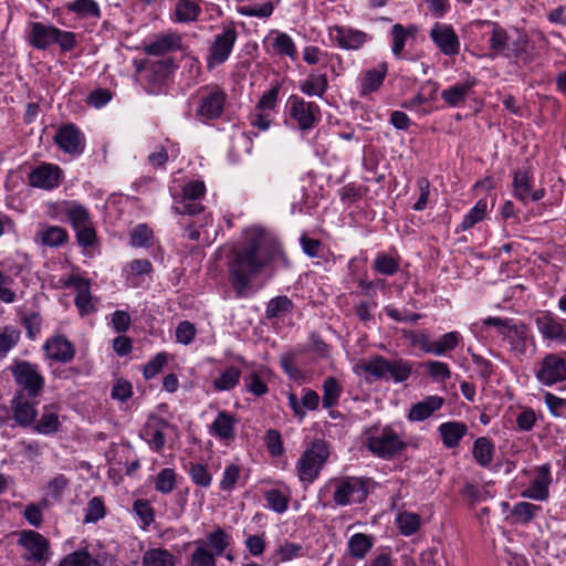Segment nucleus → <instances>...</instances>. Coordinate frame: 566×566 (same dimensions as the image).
<instances>
[{"label": "nucleus", "mask_w": 566, "mask_h": 566, "mask_svg": "<svg viewBox=\"0 0 566 566\" xmlns=\"http://www.w3.org/2000/svg\"><path fill=\"white\" fill-rule=\"evenodd\" d=\"M277 260L287 265L279 240L264 229H247L243 241L232 249V256L228 263L229 281L235 296H248L252 279Z\"/></svg>", "instance_id": "1"}, {"label": "nucleus", "mask_w": 566, "mask_h": 566, "mask_svg": "<svg viewBox=\"0 0 566 566\" xmlns=\"http://www.w3.org/2000/svg\"><path fill=\"white\" fill-rule=\"evenodd\" d=\"M471 25L475 28H482L483 25L492 27L491 36L489 40L490 44V56H503L506 59L514 57L516 61L524 63L530 61V54L527 52L528 36L526 34H520L514 41L507 31L502 28L499 23L489 20H474Z\"/></svg>", "instance_id": "2"}, {"label": "nucleus", "mask_w": 566, "mask_h": 566, "mask_svg": "<svg viewBox=\"0 0 566 566\" xmlns=\"http://www.w3.org/2000/svg\"><path fill=\"white\" fill-rule=\"evenodd\" d=\"M12 535L17 538L20 558L24 563L22 566H46L51 560V542L43 534L34 530H21L13 532Z\"/></svg>", "instance_id": "3"}, {"label": "nucleus", "mask_w": 566, "mask_h": 566, "mask_svg": "<svg viewBox=\"0 0 566 566\" xmlns=\"http://www.w3.org/2000/svg\"><path fill=\"white\" fill-rule=\"evenodd\" d=\"M227 98L224 90L217 84L200 86L191 97L196 118L201 123L221 118Z\"/></svg>", "instance_id": "4"}, {"label": "nucleus", "mask_w": 566, "mask_h": 566, "mask_svg": "<svg viewBox=\"0 0 566 566\" xmlns=\"http://www.w3.org/2000/svg\"><path fill=\"white\" fill-rule=\"evenodd\" d=\"M329 455V446L323 439H315L306 448L295 464L297 478L304 486H308L319 476Z\"/></svg>", "instance_id": "5"}, {"label": "nucleus", "mask_w": 566, "mask_h": 566, "mask_svg": "<svg viewBox=\"0 0 566 566\" xmlns=\"http://www.w3.org/2000/svg\"><path fill=\"white\" fill-rule=\"evenodd\" d=\"M370 480L364 476L331 479L325 485L334 488L333 501L337 506L363 503L369 494Z\"/></svg>", "instance_id": "6"}, {"label": "nucleus", "mask_w": 566, "mask_h": 566, "mask_svg": "<svg viewBox=\"0 0 566 566\" xmlns=\"http://www.w3.org/2000/svg\"><path fill=\"white\" fill-rule=\"evenodd\" d=\"M29 43L38 49L45 50L55 43L62 51H72L76 46V35L71 31L61 30L54 25L32 22L28 35Z\"/></svg>", "instance_id": "7"}, {"label": "nucleus", "mask_w": 566, "mask_h": 566, "mask_svg": "<svg viewBox=\"0 0 566 566\" xmlns=\"http://www.w3.org/2000/svg\"><path fill=\"white\" fill-rule=\"evenodd\" d=\"M9 370L19 387L15 391H23L31 397H39L43 391L45 379L39 366L28 360H14Z\"/></svg>", "instance_id": "8"}, {"label": "nucleus", "mask_w": 566, "mask_h": 566, "mask_svg": "<svg viewBox=\"0 0 566 566\" xmlns=\"http://www.w3.org/2000/svg\"><path fill=\"white\" fill-rule=\"evenodd\" d=\"M366 447L376 457L391 459L406 448V443L395 430L385 427L381 431L367 437Z\"/></svg>", "instance_id": "9"}, {"label": "nucleus", "mask_w": 566, "mask_h": 566, "mask_svg": "<svg viewBox=\"0 0 566 566\" xmlns=\"http://www.w3.org/2000/svg\"><path fill=\"white\" fill-rule=\"evenodd\" d=\"M286 107L290 117L302 130L313 129L321 120V108L315 102H307L297 95H292L287 99Z\"/></svg>", "instance_id": "10"}, {"label": "nucleus", "mask_w": 566, "mask_h": 566, "mask_svg": "<svg viewBox=\"0 0 566 566\" xmlns=\"http://www.w3.org/2000/svg\"><path fill=\"white\" fill-rule=\"evenodd\" d=\"M536 380L552 387L566 380V360L558 354H547L534 371Z\"/></svg>", "instance_id": "11"}, {"label": "nucleus", "mask_w": 566, "mask_h": 566, "mask_svg": "<svg viewBox=\"0 0 566 566\" xmlns=\"http://www.w3.org/2000/svg\"><path fill=\"white\" fill-rule=\"evenodd\" d=\"M174 69L175 64L171 59L156 61L144 66L140 71L146 92L158 94Z\"/></svg>", "instance_id": "12"}, {"label": "nucleus", "mask_w": 566, "mask_h": 566, "mask_svg": "<svg viewBox=\"0 0 566 566\" xmlns=\"http://www.w3.org/2000/svg\"><path fill=\"white\" fill-rule=\"evenodd\" d=\"M36 398L28 396L23 391L14 392L10 401V409L14 421L20 427L29 428L34 424L38 417Z\"/></svg>", "instance_id": "13"}, {"label": "nucleus", "mask_w": 566, "mask_h": 566, "mask_svg": "<svg viewBox=\"0 0 566 566\" xmlns=\"http://www.w3.org/2000/svg\"><path fill=\"white\" fill-rule=\"evenodd\" d=\"M62 178L63 171L57 165L42 163L30 171L28 182L33 188L53 190L60 186Z\"/></svg>", "instance_id": "14"}, {"label": "nucleus", "mask_w": 566, "mask_h": 566, "mask_svg": "<svg viewBox=\"0 0 566 566\" xmlns=\"http://www.w3.org/2000/svg\"><path fill=\"white\" fill-rule=\"evenodd\" d=\"M54 143L71 156H80L85 149L84 134L74 124L61 126L54 136Z\"/></svg>", "instance_id": "15"}, {"label": "nucleus", "mask_w": 566, "mask_h": 566, "mask_svg": "<svg viewBox=\"0 0 566 566\" xmlns=\"http://www.w3.org/2000/svg\"><path fill=\"white\" fill-rule=\"evenodd\" d=\"M429 35L442 54L454 56L460 53V39L452 25L437 22L431 28Z\"/></svg>", "instance_id": "16"}, {"label": "nucleus", "mask_w": 566, "mask_h": 566, "mask_svg": "<svg viewBox=\"0 0 566 566\" xmlns=\"http://www.w3.org/2000/svg\"><path fill=\"white\" fill-rule=\"evenodd\" d=\"M551 483V464H542L535 469V476L533 481L527 489L522 491L521 496L533 501H547L549 497Z\"/></svg>", "instance_id": "17"}, {"label": "nucleus", "mask_w": 566, "mask_h": 566, "mask_svg": "<svg viewBox=\"0 0 566 566\" xmlns=\"http://www.w3.org/2000/svg\"><path fill=\"white\" fill-rule=\"evenodd\" d=\"M237 36V31L233 28H226L222 33L216 35L209 51V67L227 61L234 46Z\"/></svg>", "instance_id": "18"}, {"label": "nucleus", "mask_w": 566, "mask_h": 566, "mask_svg": "<svg viewBox=\"0 0 566 566\" xmlns=\"http://www.w3.org/2000/svg\"><path fill=\"white\" fill-rule=\"evenodd\" d=\"M331 38L344 50H359L371 36L360 30L346 25H336L329 31Z\"/></svg>", "instance_id": "19"}, {"label": "nucleus", "mask_w": 566, "mask_h": 566, "mask_svg": "<svg viewBox=\"0 0 566 566\" xmlns=\"http://www.w3.org/2000/svg\"><path fill=\"white\" fill-rule=\"evenodd\" d=\"M535 324L545 340L559 344L566 343V324L564 319L547 312L537 316Z\"/></svg>", "instance_id": "20"}, {"label": "nucleus", "mask_w": 566, "mask_h": 566, "mask_svg": "<svg viewBox=\"0 0 566 566\" xmlns=\"http://www.w3.org/2000/svg\"><path fill=\"white\" fill-rule=\"evenodd\" d=\"M46 358L67 364L75 356L74 345L63 335H55L48 338L43 345Z\"/></svg>", "instance_id": "21"}, {"label": "nucleus", "mask_w": 566, "mask_h": 566, "mask_svg": "<svg viewBox=\"0 0 566 566\" xmlns=\"http://www.w3.org/2000/svg\"><path fill=\"white\" fill-rule=\"evenodd\" d=\"M170 427L168 421L150 417L144 426L140 437L149 444L155 452H160L166 443L165 431Z\"/></svg>", "instance_id": "22"}, {"label": "nucleus", "mask_w": 566, "mask_h": 566, "mask_svg": "<svg viewBox=\"0 0 566 566\" xmlns=\"http://www.w3.org/2000/svg\"><path fill=\"white\" fill-rule=\"evenodd\" d=\"M388 72V64L380 62L371 69L366 70L360 77L359 96L366 97L367 95L377 92L382 85Z\"/></svg>", "instance_id": "23"}, {"label": "nucleus", "mask_w": 566, "mask_h": 566, "mask_svg": "<svg viewBox=\"0 0 566 566\" xmlns=\"http://www.w3.org/2000/svg\"><path fill=\"white\" fill-rule=\"evenodd\" d=\"M237 418L229 411H219L209 426V433L221 441H231L235 437Z\"/></svg>", "instance_id": "24"}, {"label": "nucleus", "mask_w": 566, "mask_h": 566, "mask_svg": "<svg viewBox=\"0 0 566 566\" xmlns=\"http://www.w3.org/2000/svg\"><path fill=\"white\" fill-rule=\"evenodd\" d=\"M66 285L73 286L77 291L74 303L82 316L95 312L96 308L92 303L91 286L87 280L73 275L69 279Z\"/></svg>", "instance_id": "25"}, {"label": "nucleus", "mask_w": 566, "mask_h": 566, "mask_svg": "<svg viewBox=\"0 0 566 566\" xmlns=\"http://www.w3.org/2000/svg\"><path fill=\"white\" fill-rule=\"evenodd\" d=\"M527 332V326L523 322L513 319L502 334V338L510 345L511 350L516 356L526 353Z\"/></svg>", "instance_id": "26"}, {"label": "nucleus", "mask_w": 566, "mask_h": 566, "mask_svg": "<svg viewBox=\"0 0 566 566\" xmlns=\"http://www.w3.org/2000/svg\"><path fill=\"white\" fill-rule=\"evenodd\" d=\"M181 48V38L177 33H164L157 35L153 41L145 44V52L148 55L160 56L175 52Z\"/></svg>", "instance_id": "27"}, {"label": "nucleus", "mask_w": 566, "mask_h": 566, "mask_svg": "<svg viewBox=\"0 0 566 566\" xmlns=\"http://www.w3.org/2000/svg\"><path fill=\"white\" fill-rule=\"evenodd\" d=\"M533 180V171L530 167H522L513 172L512 193L515 199L524 205L530 201Z\"/></svg>", "instance_id": "28"}, {"label": "nucleus", "mask_w": 566, "mask_h": 566, "mask_svg": "<svg viewBox=\"0 0 566 566\" xmlns=\"http://www.w3.org/2000/svg\"><path fill=\"white\" fill-rule=\"evenodd\" d=\"M476 84L475 77H468L463 83H457L441 92V98L451 107L463 105Z\"/></svg>", "instance_id": "29"}, {"label": "nucleus", "mask_w": 566, "mask_h": 566, "mask_svg": "<svg viewBox=\"0 0 566 566\" xmlns=\"http://www.w3.org/2000/svg\"><path fill=\"white\" fill-rule=\"evenodd\" d=\"M444 403V399L440 396H428L423 400L413 405L408 413L410 421H423L433 412L439 410Z\"/></svg>", "instance_id": "30"}, {"label": "nucleus", "mask_w": 566, "mask_h": 566, "mask_svg": "<svg viewBox=\"0 0 566 566\" xmlns=\"http://www.w3.org/2000/svg\"><path fill=\"white\" fill-rule=\"evenodd\" d=\"M60 427L61 422L56 407L49 405L43 407L42 415L34 424L33 430L40 434L51 436L56 433Z\"/></svg>", "instance_id": "31"}, {"label": "nucleus", "mask_w": 566, "mask_h": 566, "mask_svg": "<svg viewBox=\"0 0 566 566\" xmlns=\"http://www.w3.org/2000/svg\"><path fill=\"white\" fill-rule=\"evenodd\" d=\"M468 427L463 422L449 421L440 424L439 432L442 442L447 448H455L461 439L467 434Z\"/></svg>", "instance_id": "32"}, {"label": "nucleus", "mask_w": 566, "mask_h": 566, "mask_svg": "<svg viewBox=\"0 0 566 566\" xmlns=\"http://www.w3.org/2000/svg\"><path fill=\"white\" fill-rule=\"evenodd\" d=\"M300 90L307 96L323 97L328 90V80L326 74L310 73L307 78L300 83Z\"/></svg>", "instance_id": "33"}, {"label": "nucleus", "mask_w": 566, "mask_h": 566, "mask_svg": "<svg viewBox=\"0 0 566 566\" xmlns=\"http://www.w3.org/2000/svg\"><path fill=\"white\" fill-rule=\"evenodd\" d=\"M373 537L364 533L352 535L347 542L349 555L355 559H364L373 548Z\"/></svg>", "instance_id": "34"}, {"label": "nucleus", "mask_w": 566, "mask_h": 566, "mask_svg": "<svg viewBox=\"0 0 566 566\" xmlns=\"http://www.w3.org/2000/svg\"><path fill=\"white\" fill-rule=\"evenodd\" d=\"M232 542V537L229 533H227L223 528L220 526H217L212 532H210L207 535L206 538V546H210L211 552L217 555L221 556L226 552V549L230 546Z\"/></svg>", "instance_id": "35"}, {"label": "nucleus", "mask_w": 566, "mask_h": 566, "mask_svg": "<svg viewBox=\"0 0 566 566\" xmlns=\"http://www.w3.org/2000/svg\"><path fill=\"white\" fill-rule=\"evenodd\" d=\"M241 370L235 366H228L217 378L213 379L212 386L217 391L232 390L239 384Z\"/></svg>", "instance_id": "36"}, {"label": "nucleus", "mask_w": 566, "mask_h": 566, "mask_svg": "<svg viewBox=\"0 0 566 566\" xmlns=\"http://www.w3.org/2000/svg\"><path fill=\"white\" fill-rule=\"evenodd\" d=\"M462 337L459 332H449L442 335L438 340L431 342L428 354L443 356L447 352H451L458 347Z\"/></svg>", "instance_id": "37"}, {"label": "nucleus", "mask_w": 566, "mask_h": 566, "mask_svg": "<svg viewBox=\"0 0 566 566\" xmlns=\"http://www.w3.org/2000/svg\"><path fill=\"white\" fill-rule=\"evenodd\" d=\"M36 235L43 245L51 248L60 247L69 239L66 230L59 226H49L40 230Z\"/></svg>", "instance_id": "38"}, {"label": "nucleus", "mask_w": 566, "mask_h": 566, "mask_svg": "<svg viewBox=\"0 0 566 566\" xmlns=\"http://www.w3.org/2000/svg\"><path fill=\"white\" fill-rule=\"evenodd\" d=\"M65 216L73 229L91 224L90 212L86 207L77 202H69L65 206Z\"/></svg>", "instance_id": "39"}, {"label": "nucleus", "mask_w": 566, "mask_h": 566, "mask_svg": "<svg viewBox=\"0 0 566 566\" xmlns=\"http://www.w3.org/2000/svg\"><path fill=\"white\" fill-rule=\"evenodd\" d=\"M201 13V8L196 0H178L175 7L176 20L178 22L196 21Z\"/></svg>", "instance_id": "40"}, {"label": "nucleus", "mask_w": 566, "mask_h": 566, "mask_svg": "<svg viewBox=\"0 0 566 566\" xmlns=\"http://www.w3.org/2000/svg\"><path fill=\"white\" fill-rule=\"evenodd\" d=\"M143 566H175V556L164 548H150L144 553Z\"/></svg>", "instance_id": "41"}, {"label": "nucleus", "mask_w": 566, "mask_h": 566, "mask_svg": "<svg viewBox=\"0 0 566 566\" xmlns=\"http://www.w3.org/2000/svg\"><path fill=\"white\" fill-rule=\"evenodd\" d=\"M96 558H94L86 548L77 549L65 555L57 566H102Z\"/></svg>", "instance_id": "42"}, {"label": "nucleus", "mask_w": 566, "mask_h": 566, "mask_svg": "<svg viewBox=\"0 0 566 566\" xmlns=\"http://www.w3.org/2000/svg\"><path fill=\"white\" fill-rule=\"evenodd\" d=\"M293 302L285 295L271 298L266 304L265 316L269 319L280 318L292 312Z\"/></svg>", "instance_id": "43"}, {"label": "nucleus", "mask_w": 566, "mask_h": 566, "mask_svg": "<svg viewBox=\"0 0 566 566\" xmlns=\"http://www.w3.org/2000/svg\"><path fill=\"white\" fill-rule=\"evenodd\" d=\"M494 444L485 437H480L473 444V457L475 461L482 465L488 467L493 460Z\"/></svg>", "instance_id": "44"}, {"label": "nucleus", "mask_w": 566, "mask_h": 566, "mask_svg": "<svg viewBox=\"0 0 566 566\" xmlns=\"http://www.w3.org/2000/svg\"><path fill=\"white\" fill-rule=\"evenodd\" d=\"M65 7L81 18H101V9L95 0H75Z\"/></svg>", "instance_id": "45"}, {"label": "nucleus", "mask_w": 566, "mask_h": 566, "mask_svg": "<svg viewBox=\"0 0 566 566\" xmlns=\"http://www.w3.org/2000/svg\"><path fill=\"white\" fill-rule=\"evenodd\" d=\"M177 472L171 468L161 469L155 476V490L161 494H169L177 485Z\"/></svg>", "instance_id": "46"}, {"label": "nucleus", "mask_w": 566, "mask_h": 566, "mask_svg": "<svg viewBox=\"0 0 566 566\" xmlns=\"http://www.w3.org/2000/svg\"><path fill=\"white\" fill-rule=\"evenodd\" d=\"M20 331L13 325H6L0 329V360L17 346L20 340Z\"/></svg>", "instance_id": "47"}, {"label": "nucleus", "mask_w": 566, "mask_h": 566, "mask_svg": "<svg viewBox=\"0 0 566 566\" xmlns=\"http://www.w3.org/2000/svg\"><path fill=\"white\" fill-rule=\"evenodd\" d=\"M488 203L485 200H479L470 211L463 217L457 232L467 231L473 228L478 222L482 221L486 216Z\"/></svg>", "instance_id": "48"}, {"label": "nucleus", "mask_w": 566, "mask_h": 566, "mask_svg": "<svg viewBox=\"0 0 566 566\" xmlns=\"http://www.w3.org/2000/svg\"><path fill=\"white\" fill-rule=\"evenodd\" d=\"M193 484L208 489L212 483V474L206 464L190 462L187 470Z\"/></svg>", "instance_id": "49"}, {"label": "nucleus", "mask_w": 566, "mask_h": 566, "mask_svg": "<svg viewBox=\"0 0 566 566\" xmlns=\"http://www.w3.org/2000/svg\"><path fill=\"white\" fill-rule=\"evenodd\" d=\"M359 368L369 374L376 380L388 377V359L380 355H376L368 361L363 363L359 365Z\"/></svg>", "instance_id": "50"}, {"label": "nucleus", "mask_w": 566, "mask_h": 566, "mask_svg": "<svg viewBox=\"0 0 566 566\" xmlns=\"http://www.w3.org/2000/svg\"><path fill=\"white\" fill-rule=\"evenodd\" d=\"M263 496L268 507L279 514L284 513L289 509L290 496L279 489L266 490Z\"/></svg>", "instance_id": "51"}, {"label": "nucleus", "mask_w": 566, "mask_h": 566, "mask_svg": "<svg viewBox=\"0 0 566 566\" xmlns=\"http://www.w3.org/2000/svg\"><path fill=\"white\" fill-rule=\"evenodd\" d=\"M374 270L382 275L392 276L400 268L399 259L386 253H378L373 263Z\"/></svg>", "instance_id": "52"}, {"label": "nucleus", "mask_w": 566, "mask_h": 566, "mask_svg": "<svg viewBox=\"0 0 566 566\" xmlns=\"http://www.w3.org/2000/svg\"><path fill=\"white\" fill-rule=\"evenodd\" d=\"M396 523L403 536H410L419 530L421 520L418 514L405 511L397 515Z\"/></svg>", "instance_id": "53"}, {"label": "nucleus", "mask_w": 566, "mask_h": 566, "mask_svg": "<svg viewBox=\"0 0 566 566\" xmlns=\"http://www.w3.org/2000/svg\"><path fill=\"white\" fill-rule=\"evenodd\" d=\"M273 50L279 55L289 56L292 60L297 57V50L293 39L285 32H277L272 43Z\"/></svg>", "instance_id": "54"}, {"label": "nucleus", "mask_w": 566, "mask_h": 566, "mask_svg": "<svg viewBox=\"0 0 566 566\" xmlns=\"http://www.w3.org/2000/svg\"><path fill=\"white\" fill-rule=\"evenodd\" d=\"M323 407L329 409L337 405L342 387L335 377H327L323 384Z\"/></svg>", "instance_id": "55"}, {"label": "nucleus", "mask_w": 566, "mask_h": 566, "mask_svg": "<svg viewBox=\"0 0 566 566\" xmlns=\"http://www.w3.org/2000/svg\"><path fill=\"white\" fill-rule=\"evenodd\" d=\"M216 556L203 541H198L190 557V566H217Z\"/></svg>", "instance_id": "56"}, {"label": "nucleus", "mask_w": 566, "mask_h": 566, "mask_svg": "<svg viewBox=\"0 0 566 566\" xmlns=\"http://www.w3.org/2000/svg\"><path fill=\"white\" fill-rule=\"evenodd\" d=\"M539 511L541 506L538 505L528 502H518L513 506L511 514L515 523L527 524Z\"/></svg>", "instance_id": "57"}, {"label": "nucleus", "mask_w": 566, "mask_h": 566, "mask_svg": "<svg viewBox=\"0 0 566 566\" xmlns=\"http://www.w3.org/2000/svg\"><path fill=\"white\" fill-rule=\"evenodd\" d=\"M412 373L411 363L403 359L388 360V376L395 382L406 381Z\"/></svg>", "instance_id": "58"}, {"label": "nucleus", "mask_w": 566, "mask_h": 566, "mask_svg": "<svg viewBox=\"0 0 566 566\" xmlns=\"http://www.w3.org/2000/svg\"><path fill=\"white\" fill-rule=\"evenodd\" d=\"M416 29H406L403 25L397 23L391 28V35H392V46L391 51L392 54L397 57H401L402 50L405 48L407 38L415 32Z\"/></svg>", "instance_id": "59"}, {"label": "nucleus", "mask_w": 566, "mask_h": 566, "mask_svg": "<svg viewBox=\"0 0 566 566\" xmlns=\"http://www.w3.org/2000/svg\"><path fill=\"white\" fill-rule=\"evenodd\" d=\"M303 551L301 544L283 539L279 543L275 554L280 562L286 563L302 556Z\"/></svg>", "instance_id": "60"}, {"label": "nucleus", "mask_w": 566, "mask_h": 566, "mask_svg": "<svg viewBox=\"0 0 566 566\" xmlns=\"http://www.w3.org/2000/svg\"><path fill=\"white\" fill-rule=\"evenodd\" d=\"M133 511L142 522V527L147 528L155 521V510L147 500H136Z\"/></svg>", "instance_id": "61"}, {"label": "nucleus", "mask_w": 566, "mask_h": 566, "mask_svg": "<svg viewBox=\"0 0 566 566\" xmlns=\"http://www.w3.org/2000/svg\"><path fill=\"white\" fill-rule=\"evenodd\" d=\"M240 475L241 469L238 464L231 463L227 465L220 480V490L224 492H232L240 479Z\"/></svg>", "instance_id": "62"}, {"label": "nucleus", "mask_w": 566, "mask_h": 566, "mask_svg": "<svg viewBox=\"0 0 566 566\" xmlns=\"http://www.w3.org/2000/svg\"><path fill=\"white\" fill-rule=\"evenodd\" d=\"M171 210L180 216H197L203 212L205 207L197 200L179 199L175 201Z\"/></svg>", "instance_id": "63"}, {"label": "nucleus", "mask_w": 566, "mask_h": 566, "mask_svg": "<svg viewBox=\"0 0 566 566\" xmlns=\"http://www.w3.org/2000/svg\"><path fill=\"white\" fill-rule=\"evenodd\" d=\"M544 402L554 418H566V399L552 392L544 394Z\"/></svg>", "instance_id": "64"}]
</instances>
